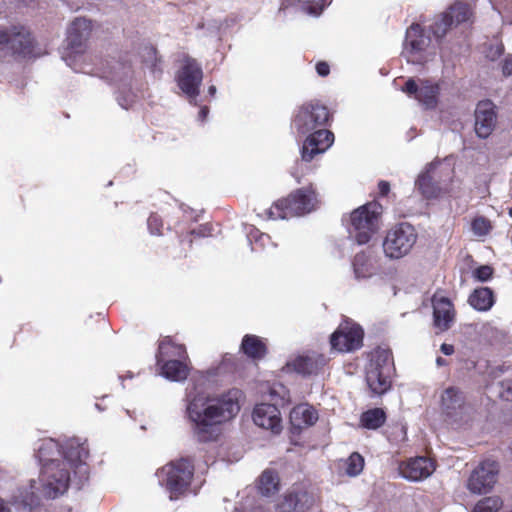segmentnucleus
I'll return each instance as SVG.
<instances>
[{"mask_svg":"<svg viewBox=\"0 0 512 512\" xmlns=\"http://www.w3.org/2000/svg\"><path fill=\"white\" fill-rule=\"evenodd\" d=\"M509 214L512 217V207L509 209Z\"/></svg>","mask_w":512,"mask_h":512,"instance_id":"64","label":"nucleus"},{"mask_svg":"<svg viewBox=\"0 0 512 512\" xmlns=\"http://www.w3.org/2000/svg\"><path fill=\"white\" fill-rule=\"evenodd\" d=\"M313 504V497L305 491L287 494L280 504L282 512H305Z\"/></svg>","mask_w":512,"mask_h":512,"instance_id":"26","label":"nucleus"},{"mask_svg":"<svg viewBox=\"0 0 512 512\" xmlns=\"http://www.w3.org/2000/svg\"><path fill=\"white\" fill-rule=\"evenodd\" d=\"M416 238L414 226H392L383 242L385 255L391 259L404 257L412 249Z\"/></svg>","mask_w":512,"mask_h":512,"instance_id":"6","label":"nucleus"},{"mask_svg":"<svg viewBox=\"0 0 512 512\" xmlns=\"http://www.w3.org/2000/svg\"><path fill=\"white\" fill-rule=\"evenodd\" d=\"M353 267L357 278L369 277L374 271L372 258L365 253H358L355 255Z\"/></svg>","mask_w":512,"mask_h":512,"instance_id":"33","label":"nucleus"},{"mask_svg":"<svg viewBox=\"0 0 512 512\" xmlns=\"http://www.w3.org/2000/svg\"><path fill=\"white\" fill-rule=\"evenodd\" d=\"M321 109H322V111H326L327 110V108L325 106H323V105L321 106Z\"/></svg>","mask_w":512,"mask_h":512,"instance_id":"63","label":"nucleus"},{"mask_svg":"<svg viewBox=\"0 0 512 512\" xmlns=\"http://www.w3.org/2000/svg\"><path fill=\"white\" fill-rule=\"evenodd\" d=\"M376 232L375 226H353L349 234L358 244H366Z\"/></svg>","mask_w":512,"mask_h":512,"instance_id":"38","label":"nucleus"},{"mask_svg":"<svg viewBox=\"0 0 512 512\" xmlns=\"http://www.w3.org/2000/svg\"><path fill=\"white\" fill-rule=\"evenodd\" d=\"M315 194L300 188L291 192L287 197L275 201L268 210L269 220H288L292 217L303 216L314 209Z\"/></svg>","mask_w":512,"mask_h":512,"instance_id":"5","label":"nucleus"},{"mask_svg":"<svg viewBox=\"0 0 512 512\" xmlns=\"http://www.w3.org/2000/svg\"><path fill=\"white\" fill-rule=\"evenodd\" d=\"M280 479L276 471L266 469L262 472L258 481L259 492L263 496H271L279 491Z\"/></svg>","mask_w":512,"mask_h":512,"instance_id":"30","label":"nucleus"},{"mask_svg":"<svg viewBox=\"0 0 512 512\" xmlns=\"http://www.w3.org/2000/svg\"><path fill=\"white\" fill-rule=\"evenodd\" d=\"M313 504V497L305 491L287 494L280 504L282 512H305Z\"/></svg>","mask_w":512,"mask_h":512,"instance_id":"27","label":"nucleus"},{"mask_svg":"<svg viewBox=\"0 0 512 512\" xmlns=\"http://www.w3.org/2000/svg\"><path fill=\"white\" fill-rule=\"evenodd\" d=\"M470 305L479 311H487L494 304L493 292L488 287L475 289L469 297Z\"/></svg>","mask_w":512,"mask_h":512,"instance_id":"31","label":"nucleus"},{"mask_svg":"<svg viewBox=\"0 0 512 512\" xmlns=\"http://www.w3.org/2000/svg\"><path fill=\"white\" fill-rule=\"evenodd\" d=\"M386 421V414L381 408L369 409L362 413L360 422L364 428L375 430L381 427Z\"/></svg>","mask_w":512,"mask_h":512,"instance_id":"32","label":"nucleus"},{"mask_svg":"<svg viewBox=\"0 0 512 512\" xmlns=\"http://www.w3.org/2000/svg\"><path fill=\"white\" fill-rule=\"evenodd\" d=\"M440 350L444 355H452L454 353V346L451 344L443 343L440 347Z\"/></svg>","mask_w":512,"mask_h":512,"instance_id":"49","label":"nucleus"},{"mask_svg":"<svg viewBox=\"0 0 512 512\" xmlns=\"http://www.w3.org/2000/svg\"><path fill=\"white\" fill-rule=\"evenodd\" d=\"M377 188H378V192L374 196V198H376L378 201L380 198L388 197L391 193V185L386 180H380L377 184Z\"/></svg>","mask_w":512,"mask_h":512,"instance_id":"43","label":"nucleus"},{"mask_svg":"<svg viewBox=\"0 0 512 512\" xmlns=\"http://www.w3.org/2000/svg\"><path fill=\"white\" fill-rule=\"evenodd\" d=\"M0 51L13 56L29 57L34 52V39L24 28H0Z\"/></svg>","mask_w":512,"mask_h":512,"instance_id":"7","label":"nucleus"},{"mask_svg":"<svg viewBox=\"0 0 512 512\" xmlns=\"http://www.w3.org/2000/svg\"><path fill=\"white\" fill-rule=\"evenodd\" d=\"M439 162H432L429 164V167L426 172L420 174L416 180V187L420 194L425 199H435L438 198L444 191L439 186L437 182H435L430 175V172Z\"/></svg>","mask_w":512,"mask_h":512,"instance_id":"28","label":"nucleus"},{"mask_svg":"<svg viewBox=\"0 0 512 512\" xmlns=\"http://www.w3.org/2000/svg\"><path fill=\"white\" fill-rule=\"evenodd\" d=\"M322 154L332 146L335 140L334 133L328 129H322Z\"/></svg>","mask_w":512,"mask_h":512,"instance_id":"45","label":"nucleus"},{"mask_svg":"<svg viewBox=\"0 0 512 512\" xmlns=\"http://www.w3.org/2000/svg\"><path fill=\"white\" fill-rule=\"evenodd\" d=\"M318 153H320V130H315L303 143L302 159L304 161H311Z\"/></svg>","mask_w":512,"mask_h":512,"instance_id":"34","label":"nucleus"},{"mask_svg":"<svg viewBox=\"0 0 512 512\" xmlns=\"http://www.w3.org/2000/svg\"><path fill=\"white\" fill-rule=\"evenodd\" d=\"M0 512H10V509L0 500Z\"/></svg>","mask_w":512,"mask_h":512,"instance_id":"56","label":"nucleus"},{"mask_svg":"<svg viewBox=\"0 0 512 512\" xmlns=\"http://www.w3.org/2000/svg\"><path fill=\"white\" fill-rule=\"evenodd\" d=\"M503 54H504V45L502 43L497 44V45H490L486 51V57L491 61L497 60Z\"/></svg>","mask_w":512,"mask_h":512,"instance_id":"42","label":"nucleus"},{"mask_svg":"<svg viewBox=\"0 0 512 512\" xmlns=\"http://www.w3.org/2000/svg\"><path fill=\"white\" fill-rule=\"evenodd\" d=\"M492 226H470L468 233L475 238H483L489 234Z\"/></svg>","mask_w":512,"mask_h":512,"instance_id":"44","label":"nucleus"},{"mask_svg":"<svg viewBox=\"0 0 512 512\" xmlns=\"http://www.w3.org/2000/svg\"><path fill=\"white\" fill-rule=\"evenodd\" d=\"M318 369V356L316 353H304L297 355L286 362L281 368L284 374L297 373L302 376H309Z\"/></svg>","mask_w":512,"mask_h":512,"instance_id":"20","label":"nucleus"},{"mask_svg":"<svg viewBox=\"0 0 512 512\" xmlns=\"http://www.w3.org/2000/svg\"><path fill=\"white\" fill-rule=\"evenodd\" d=\"M430 38L425 35L424 28L418 23H412L405 33L403 54L408 63L421 64L424 61V52L429 46Z\"/></svg>","mask_w":512,"mask_h":512,"instance_id":"11","label":"nucleus"},{"mask_svg":"<svg viewBox=\"0 0 512 512\" xmlns=\"http://www.w3.org/2000/svg\"><path fill=\"white\" fill-rule=\"evenodd\" d=\"M150 227V233L151 234H155V235H160V231H159V228L161 226H149Z\"/></svg>","mask_w":512,"mask_h":512,"instance_id":"53","label":"nucleus"},{"mask_svg":"<svg viewBox=\"0 0 512 512\" xmlns=\"http://www.w3.org/2000/svg\"><path fill=\"white\" fill-rule=\"evenodd\" d=\"M188 359H173L170 361L158 363L160 367L161 375L171 381H183L190 373V367L188 365Z\"/></svg>","mask_w":512,"mask_h":512,"instance_id":"25","label":"nucleus"},{"mask_svg":"<svg viewBox=\"0 0 512 512\" xmlns=\"http://www.w3.org/2000/svg\"><path fill=\"white\" fill-rule=\"evenodd\" d=\"M315 70L320 75V61H317L315 64Z\"/></svg>","mask_w":512,"mask_h":512,"instance_id":"59","label":"nucleus"},{"mask_svg":"<svg viewBox=\"0 0 512 512\" xmlns=\"http://www.w3.org/2000/svg\"><path fill=\"white\" fill-rule=\"evenodd\" d=\"M383 213V205L373 198L350 213V224H378Z\"/></svg>","mask_w":512,"mask_h":512,"instance_id":"19","label":"nucleus"},{"mask_svg":"<svg viewBox=\"0 0 512 512\" xmlns=\"http://www.w3.org/2000/svg\"><path fill=\"white\" fill-rule=\"evenodd\" d=\"M141 57L143 63H145L151 72H162L160 64L162 62L161 57L158 55L157 49L153 45H146L142 48Z\"/></svg>","mask_w":512,"mask_h":512,"instance_id":"36","label":"nucleus"},{"mask_svg":"<svg viewBox=\"0 0 512 512\" xmlns=\"http://www.w3.org/2000/svg\"><path fill=\"white\" fill-rule=\"evenodd\" d=\"M499 12L503 13L505 17L510 18L512 22V0H507L504 3H499Z\"/></svg>","mask_w":512,"mask_h":512,"instance_id":"47","label":"nucleus"},{"mask_svg":"<svg viewBox=\"0 0 512 512\" xmlns=\"http://www.w3.org/2000/svg\"><path fill=\"white\" fill-rule=\"evenodd\" d=\"M401 91L409 97H413L425 109L432 110L438 105L440 86L429 79L415 80L414 78H409L401 88Z\"/></svg>","mask_w":512,"mask_h":512,"instance_id":"9","label":"nucleus"},{"mask_svg":"<svg viewBox=\"0 0 512 512\" xmlns=\"http://www.w3.org/2000/svg\"><path fill=\"white\" fill-rule=\"evenodd\" d=\"M185 215H186V219L187 221H191V222H198L200 220V214H196L195 211L193 209H188V210H185Z\"/></svg>","mask_w":512,"mask_h":512,"instance_id":"48","label":"nucleus"},{"mask_svg":"<svg viewBox=\"0 0 512 512\" xmlns=\"http://www.w3.org/2000/svg\"><path fill=\"white\" fill-rule=\"evenodd\" d=\"M158 221L161 222V219H158L157 216L151 215L148 219V224H156Z\"/></svg>","mask_w":512,"mask_h":512,"instance_id":"54","label":"nucleus"},{"mask_svg":"<svg viewBox=\"0 0 512 512\" xmlns=\"http://www.w3.org/2000/svg\"><path fill=\"white\" fill-rule=\"evenodd\" d=\"M332 3V0H322V11Z\"/></svg>","mask_w":512,"mask_h":512,"instance_id":"57","label":"nucleus"},{"mask_svg":"<svg viewBox=\"0 0 512 512\" xmlns=\"http://www.w3.org/2000/svg\"><path fill=\"white\" fill-rule=\"evenodd\" d=\"M434 325L440 331L448 330L455 319V310L451 301L446 297L432 299Z\"/></svg>","mask_w":512,"mask_h":512,"instance_id":"21","label":"nucleus"},{"mask_svg":"<svg viewBox=\"0 0 512 512\" xmlns=\"http://www.w3.org/2000/svg\"><path fill=\"white\" fill-rule=\"evenodd\" d=\"M120 65L122 66L123 69H125V68L129 69L130 68V65L127 64V63H121Z\"/></svg>","mask_w":512,"mask_h":512,"instance_id":"61","label":"nucleus"},{"mask_svg":"<svg viewBox=\"0 0 512 512\" xmlns=\"http://www.w3.org/2000/svg\"><path fill=\"white\" fill-rule=\"evenodd\" d=\"M208 92H209V94H210L211 96H213V95L216 93V88H215V86H210V87L208 88Z\"/></svg>","mask_w":512,"mask_h":512,"instance_id":"58","label":"nucleus"},{"mask_svg":"<svg viewBox=\"0 0 512 512\" xmlns=\"http://www.w3.org/2000/svg\"><path fill=\"white\" fill-rule=\"evenodd\" d=\"M364 467V458L359 453H352L345 462V472L349 476H357Z\"/></svg>","mask_w":512,"mask_h":512,"instance_id":"39","label":"nucleus"},{"mask_svg":"<svg viewBox=\"0 0 512 512\" xmlns=\"http://www.w3.org/2000/svg\"><path fill=\"white\" fill-rule=\"evenodd\" d=\"M252 418L254 423L263 429L271 430L273 433L281 431L282 419L280 411L275 404H257L253 409Z\"/></svg>","mask_w":512,"mask_h":512,"instance_id":"17","label":"nucleus"},{"mask_svg":"<svg viewBox=\"0 0 512 512\" xmlns=\"http://www.w3.org/2000/svg\"><path fill=\"white\" fill-rule=\"evenodd\" d=\"M471 15V7L467 3L457 1L435 18L430 31L436 39H442L453 26L466 22Z\"/></svg>","mask_w":512,"mask_h":512,"instance_id":"8","label":"nucleus"},{"mask_svg":"<svg viewBox=\"0 0 512 512\" xmlns=\"http://www.w3.org/2000/svg\"><path fill=\"white\" fill-rule=\"evenodd\" d=\"M193 460L186 457L166 464L157 471L159 483L170 493V499L176 500L186 493L194 476Z\"/></svg>","mask_w":512,"mask_h":512,"instance_id":"3","label":"nucleus"},{"mask_svg":"<svg viewBox=\"0 0 512 512\" xmlns=\"http://www.w3.org/2000/svg\"><path fill=\"white\" fill-rule=\"evenodd\" d=\"M441 410L446 416L457 421L462 420L470 411V406L466 404L464 394L458 388L448 387L441 395Z\"/></svg>","mask_w":512,"mask_h":512,"instance_id":"15","label":"nucleus"},{"mask_svg":"<svg viewBox=\"0 0 512 512\" xmlns=\"http://www.w3.org/2000/svg\"><path fill=\"white\" fill-rule=\"evenodd\" d=\"M331 116L329 112L325 113V117L322 119L321 125L322 127L330 125Z\"/></svg>","mask_w":512,"mask_h":512,"instance_id":"51","label":"nucleus"},{"mask_svg":"<svg viewBox=\"0 0 512 512\" xmlns=\"http://www.w3.org/2000/svg\"><path fill=\"white\" fill-rule=\"evenodd\" d=\"M475 132L480 138L489 137L497 124V107L490 100L485 99L477 103L475 109Z\"/></svg>","mask_w":512,"mask_h":512,"instance_id":"14","label":"nucleus"},{"mask_svg":"<svg viewBox=\"0 0 512 512\" xmlns=\"http://www.w3.org/2000/svg\"><path fill=\"white\" fill-rule=\"evenodd\" d=\"M92 32V22L85 18H76L70 24L67 33L68 48L74 53H81Z\"/></svg>","mask_w":512,"mask_h":512,"instance_id":"18","label":"nucleus"},{"mask_svg":"<svg viewBox=\"0 0 512 512\" xmlns=\"http://www.w3.org/2000/svg\"><path fill=\"white\" fill-rule=\"evenodd\" d=\"M363 330L359 325H340L330 337L331 349L336 352H352L363 345Z\"/></svg>","mask_w":512,"mask_h":512,"instance_id":"13","label":"nucleus"},{"mask_svg":"<svg viewBox=\"0 0 512 512\" xmlns=\"http://www.w3.org/2000/svg\"><path fill=\"white\" fill-rule=\"evenodd\" d=\"M499 466L493 460L481 462L470 474L467 489L474 494L488 493L497 481Z\"/></svg>","mask_w":512,"mask_h":512,"instance_id":"12","label":"nucleus"},{"mask_svg":"<svg viewBox=\"0 0 512 512\" xmlns=\"http://www.w3.org/2000/svg\"><path fill=\"white\" fill-rule=\"evenodd\" d=\"M207 112H208V108L207 107H204V108L201 109V114L202 115L205 116Z\"/></svg>","mask_w":512,"mask_h":512,"instance_id":"60","label":"nucleus"},{"mask_svg":"<svg viewBox=\"0 0 512 512\" xmlns=\"http://www.w3.org/2000/svg\"><path fill=\"white\" fill-rule=\"evenodd\" d=\"M502 505L503 502L498 496L486 497L476 504L474 512H499Z\"/></svg>","mask_w":512,"mask_h":512,"instance_id":"37","label":"nucleus"},{"mask_svg":"<svg viewBox=\"0 0 512 512\" xmlns=\"http://www.w3.org/2000/svg\"><path fill=\"white\" fill-rule=\"evenodd\" d=\"M276 392H277V390H276V386H273V387L271 388V394L273 395V394H274V393H276Z\"/></svg>","mask_w":512,"mask_h":512,"instance_id":"62","label":"nucleus"},{"mask_svg":"<svg viewBox=\"0 0 512 512\" xmlns=\"http://www.w3.org/2000/svg\"><path fill=\"white\" fill-rule=\"evenodd\" d=\"M493 269L488 265H483L474 270L473 276L479 281L485 282L492 276Z\"/></svg>","mask_w":512,"mask_h":512,"instance_id":"41","label":"nucleus"},{"mask_svg":"<svg viewBox=\"0 0 512 512\" xmlns=\"http://www.w3.org/2000/svg\"><path fill=\"white\" fill-rule=\"evenodd\" d=\"M473 225H476V224H490L485 218L483 217H479V218H475L472 223Z\"/></svg>","mask_w":512,"mask_h":512,"instance_id":"52","label":"nucleus"},{"mask_svg":"<svg viewBox=\"0 0 512 512\" xmlns=\"http://www.w3.org/2000/svg\"><path fill=\"white\" fill-rule=\"evenodd\" d=\"M186 414L191 423L194 439L199 443L216 442L222 433L221 426L240 412L244 398L238 388L217 395L188 394Z\"/></svg>","mask_w":512,"mask_h":512,"instance_id":"1","label":"nucleus"},{"mask_svg":"<svg viewBox=\"0 0 512 512\" xmlns=\"http://www.w3.org/2000/svg\"><path fill=\"white\" fill-rule=\"evenodd\" d=\"M317 420V410L307 403H302L295 406L290 412V422L296 429L309 427L313 425Z\"/></svg>","mask_w":512,"mask_h":512,"instance_id":"24","label":"nucleus"},{"mask_svg":"<svg viewBox=\"0 0 512 512\" xmlns=\"http://www.w3.org/2000/svg\"><path fill=\"white\" fill-rule=\"evenodd\" d=\"M436 364L437 366L441 367V366H445L447 365V361L445 359H443L442 357H438L436 359Z\"/></svg>","mask_w":512,"mask_h":512,"instance_id":"55","label":"nucleus"},{"mask_svg":"<svg viewBox=\"0 0 512 512\" xmlns=\"http://www.w3.org/2000/svg\"><path fill=\"white\" fill-rule=\"evenodd\" d=\"M240 351L253 362H259L268 354V341L255 334H245L240 344Z\"/></svg>","mask_w":512,"mask_h":512,"instance_id":"22","label":"nucleus"},{"mask_svg":"<svg viewBox=\"0 0 512 512\" xmlns=\"http://www.w3.org/2000/svg\"><path fill=\"white\" fill-rule=\"evenodd\" d=\"M156 364L173 359H188L185 345L175 343L170 336H165L159 341L156 352Z\"/></svg>","mask_w":512,"mask_h":512,"instance_id":"23","label":"nucleus"},{"mask_svg":"<svg viewBox=\"0 0 512 512\" xmlns=\"http://www.w3.org/2000/svg\"><path fill=\"white\" fill-rule=\"evenodd\" d=\"M502 74L505 77L512 75V55H508L501 65Z\"/></svg>","mask_w":512,"mask_h":512,"instance_id":"46","label":"nucleus"},{"mask_svg":"<svg viewBox=\"0 0 512 512\" xmlns=\"http://www.w3.org/2000/svg\"><path fill=\"white\" fill-rule=\"evenodd\" d=\"M392 369L393 359L389 349L378 347L371 353L365 379L373 395H383L390 389Z\"/></svg>","mask_w":512,"mask_h":512,"instance_id":"4","label":"nucleus"},{"mask_svg":"<svg viewBox=\"0 0 512 512\" xmlns=\"http://www.w3.org/2000/svg\"><path fill=\"white\" fill-rule=\"evenodd\" d=\"M203 80V70L196 59L185 57L182 67L176 75V82L181 91L191 99H196L200 94Z\"/></svg>","mask_w":512,"mask_h":512,"instance_id":"10","label":"nucleus"},{"mask_svg":"<svg viewBox=\"0 0 512 512\" xmlns=\"http://www.w3.org/2000/svg\"><path fill=\"white\" fill-rule=\"evenodd\" d=\"M398 470L403 478L416 482L430 477L435 471V464L427 457L417 456L401 462Z\"/></svg>","mask_w":512,"mask_h":512,"instance_id":"16","label":"nucleus"},{"mask_svg":"<svg viewBox=\"0 0 512 512\" xmlns=\"http://www.w3.org/2000/svg\"><path fill=\"white\" fill-rule=\"evenodd\" d=\"M247 238L252 245L259 247H264L270 240V236L261 232L256 226H252Z\"/></svg>","mask_w":512,"mask_h":512,"instance_id":"40","label":"nucleus"},{"mask_svg":"<svg viewBox=\"0 0 512 512\" xmlns=\"http://www.w3.org/2000/svg\"><path fill=\"white\" fill-rule=\"evenodd\" d=\"M316 110L317 107L314 105H305L300 108L293 119V125L299 132L306 133L316 128L318 122Z\"/></svg>","mask_w":512,"mask_h":512,"instance_id":"29","label":"nucleus"},{"mask_svg":"<svg viewBox=\"0 0 512 512\" xmlns=\"http://www.w3.org/2000/svg\"><path fill=\"white\" fill-rule=\"evenodd\" d=\"M330 67L327 62L322 61V77H325L329 74Z\"/></svg>","mask_w":512,"mask_h":512,"instance_id":"50","label":"nucleus"},{"mask_svg":"<svg viewBox=\"0 0 512 512\" xmlns=\"http://www.w3.org/2000/svg\"><path fill=\"white\" fill-rule=\"evenodd\" d=\"M293 6H300L305 13L312 16H318L320 14L319 0H281L279 10H285Z\"/></svg>","mask_w":512,"mask_h":512,"instance_id":"35","label":"nucleus"},{"mask_svg":"<svg viewBox=\"0 0 512 512\" xmlns=\"http://www.w3.org/2000/svg\"><path fill=\"white\" fill-rule=\"evenodd\" d=\"M63 455L64 460H50L43 465L40 481L42 493L46 498L54 499L66 492L69 487L70 469L87 473L85 460L89 456V451L85 444L70 441L66 444Z\"/></svg>","mask_w":512,"mask_h":512,"instance_id":"2","label":"nucleus"}]
</instances>
